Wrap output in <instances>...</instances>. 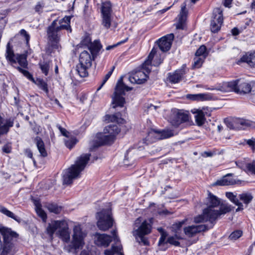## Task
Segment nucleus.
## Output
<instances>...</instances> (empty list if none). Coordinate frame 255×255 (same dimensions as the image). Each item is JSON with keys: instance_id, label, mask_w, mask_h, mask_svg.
Listing matches in <instances>:
<instances>
[{"instance_id": "nucleus-50", "label": "nucleus", "mask_w": 255, "mask_h": 255, "mask_svg": "<svg viewBox=\"0 0 255 255\" xmlns=\"http://www.w3.org/2000/svg\"><path fill=\"white\" fill-rule=\"evenodd\" d=\"M154 53H152V51H151L148 56L147 60L143 64V69H144L148 73L150 72V69L147 67V65H149L151 64V61L154 57Z\"/></svg>"}, {"instance_id": "nucleus-62", "label": "nucleus", "mask_w": 255, "mask_h": 255, "mask_svg": "<svg viewBox=\"0 0 255 255\" xmlns=\"http://www.w3.org/2000/svg\"><path fill=\"white\" fill-rule=\"evenodd\" d=\"M77 139L75 138L70 139L65 141V145L69 149H71L77 143Z\"/></svg>"}, {"instance_id": "nucleus-8", "label": "nucleus", "mask_w": 255, "mask_h": 255, "mask_svg": "<svg viewBox=\"0 0 255 255\" xmlns=\"http://www.w3.org/2000/svg\"><path fill=\"white\" fill-rule=\"evenodd\" d=\"M96 139L92 142L90 147V151H93L95 150L99 147L104 145L112 144L115 139L113 138V135H110L109 134L103 132H99L97 133L96 135Z\"/></svg>"}, {"instance_id": "nucleus-29", "label": "nucleus", "mask_w": 255, "mask_h": 255, "mask_svg": "<svg viewBox=\"0 0 255 255\" xmlns=\"http://www.w3.org/2000/svg\"><path fill=\"white\" fill-rule=\"evenodd\" d=\"M101 11L102 15H112V4L110 1L103 2L101 4Z\"/></svg>"}, {"instance_id": "nucleus-30", "label": "nucleus", "mask_w": 255, "mask_h": 255, "mask_svg": "<svg viewBox=\"0 0 255 255\" xmlns=\"http://www.w3.org/2000/svg\"><path fill=\"white\" fill-rule=\"evenodd\" d=\"M91 67H89V66L86 65H81L80 63H78L76 67V71L77 74L79 75V76L81 78L87 77L89 74L88 72V70Z\"/></svg>"}, {"instance_id": "nucleus-36", "label": "nucleus", "mask_w": 255, "mask_h": 255, "mask_svg": "<svg viewBox=\"0 0 255 255\" xmlns=\"http://www.w3.org/2000/svg\"><path fill=\"white\" fill-rule=\"evenodd\" d=\"M252 88L250 84L246 82H242L241 80H240V82L238 84L237 93L247 94L250 92Z\"/></svg>"}, {"instance_id": "nucleus-27", "label": "nucleus", "mask_w": 255, "mask_h": 255, "mask_svg": "<svg viewBox=\"0 0 255 255\" xmlns=\"http://www.w3.org/2000/svg\"><path fill=\"white\" fill-rule=\"evenodd\" d=\"M61 223L62 221L57 220L49 224L46 228L47 234L50 237H52L55 232L60 228Z\"/></svg>"}, {"instance_id": "nucleus-42", "label": "nucleus", "mask_w": 255, "mask_h": 255, "mask_svg": "<svg viewBox=\"0 0 255 255\" xmlns=\"http://www.w3.org/2000/svg\"><path fill=\"white\" fill-rule=\"evenodd\" d=\"M35 210L37 215L42 219L43 222H46L47 215L45 211L41 208V204L38 202L35 203Z\"/></svg>"}, {"instance_id": "nucleus-49", "label": "nucleus", "mask_w": 255, "mask_h": 255, "mask_svg": "<svg viewBox=\"0 0 255 255\" xmlns=\"http://www.w3.org/2000/svg\"><path fill=\"white\" fill-rule=\"evenodd\" d=\"M102 25L106 29L110 27L112 21V15H102Z\"/></svg>"}, {"instance_id": "nucleus-48", "label": "nucleus", "mask_w": 255, "mask_h": 255, "mask_svg": "<svg viewBox=\"0 0 255 255\" xmlns=\"http://www.w3.org/2000/svg\"><path fill=\"white\" fill-rule=\"evenodd\" d=\"M184 232L186 236L189 237H192L197 234L195 225L185 227L184 228Z\"/></svg>"}, {"instance_id": "nucleus-13", "label": "nucleus", "mask_w": 255, "mask_h": 255, "mask_svg": "<svg viewBox=\"0 0 255 255\" xmlns=\"http://www.w3.org/2000/svg\"><path fill=\"white\" fill-rule=\"evenodd\" d=\"M174 37V34L171 33L163 36L157 41L159 49L163 52L168 51L171 46L172 41Z\"/></svg>"}, {"instance_id": "nucleus-47", "label": "nucleus", "mask_w": 255, "mask_h": 255, "mask_svg": "<svg viewBox=\"0 0 255 255\" xmlns=\"http://www.w3.org/2000/svg\"><path fill=\"white\" fill-rule=\"evenodd\" d=\"M227 126L230 128V129H239L241 128V127H239L237 126V124H240L241 126H243L244 125V122L242 120H238L237 121H225Z\"/></svg>"}, {"instance_id": "nucleus-9", "label": "nucleus", "mask_w": 255, "mask_h": 255, "mask_svg": "<svg viewBox=\"0 0 255 255\" xmlns=\"http://www.w3.org/2000/svg\"><path fill=\"white\" fill-rule=\"evenodd\" d=\"M140 219H137L134 223L133 235L136 238L137 237H142L150 233L152 229L151 225L147 221H144L141 224Z\"/></svg>"}, {"instance_id": "nucleus-53", "label": "nucleus", "mask_w": 255, "mask_h": 255, "mask_svg": "<svg viewBox=\"0 0 255 255\" xmlns=\"http://www.w3.org/2000/svg\"><path fill=\"white\" fill-rule=\"evenodd\" d=\"M120 114H118L117 115H107L105 116V120L108 121L109 122H119V120H123L122 119H120L119 117Z\"/></svg>"}, {"instance_id": "nucleus-10", "label": "nucleus", "mask_w": 255, "mask_h": 255, "mask_svg": "<svg viewBox=\"0 0 255 255\" xmlns=\"http://www.w3.org/2000/svg\"><path fill=\"white\" fill-rule=\"evenodd\" d=\"M189 117L187 113L181 110H175L170 118V123L172 126L177 128L180 124L189 121Z\"/></svg>"}, {"instance_id": "nucleus-12", "label": "nucleus", "mask_w": 255, "mask_h": 255, "mask_svg": "<svg viewBox=\"0 0 255 255\" xmlns=\"http://www.w3.org/2000/svg\"><path fill=\"white\" fill-rule=\"evenodd\" d=\"M187 69L185 65H183L181 68L177 69L174 72L168 74V80L172 84L180 82L187 73Z\"/></svg>"}, {"instance_id": "nucleus-45", "label": "nucleus", "mask_w": 255, "mask_h": 255, "mask_svg": "<svg viewBox=\"0 0 255 255\" xmlns=\"http://www.w3.org/2000/svg\"><path fill=\"white\" fill-rule=\"evenodd\" d=\"M38 65L42 73L45 76H47L50 68L49 61H44L43 62H40Z\"/></svg>"}, {"instance_id": "nucleus-20", "label": "nucleus", "mask_w": 255, "mask_h": 255, "mask_svg": "<svg viewBox=\"0 0 255 255\" xmlns=\"http://www.w3.org/2000/svg\"><path fill=\"white\" fill-rule=\"evenodd\" d=\"M235 183V180L232 177V174H228L224 176L220 180L215 182L213 185L216 186H228L233 185Z\"/></svg>"}, {"instance_id": "nucleus-21", "label": "nucleus", "mask_w": 255, "mask_h": 255, "mask_svg": "<svg viewBox=\"0 0 255 255\" xmlns=\"http://www.w3.org/2000/svg\"><path fill=\"white\" fill-rule=\"evenodd\" d=\"M191 112L195 115V122L198 126H203L205 122V116L201 112L200 109H194Z\"/></svg>"}, {"instance_id": "nucleus-33", "label": "nucleus", "mask_w": 255, "mask_h": 255, "mask_svg": "<svg viewBox=\"0 0 255 255\" xmlns=\"http://www.w3.org/2000/svg\"><path fill=\"white\" fill-rule=\"evenodd\" d=\"M6 59L9 61L11 64H16V61L15 58V55L12 47L10 46V43L8 42L6 45V50L5 54Z\"/></svg>"}, {"instance_id": "nucleus-40", "label": "nucleus", "mask_w": 255, "mask_h": 255, "mask_svg": "<svg viewBox=\"0 0 255 255\" xmlns=\"http://www.w3.org/2000/svg\"><path fill=\"white\" fill-rule=\"evenodd\" d=\"M208 221L209 222V225H195L197 234L201 232H206L210 229L213 228L215 224V222H211V221Z\"/></svg>"}, {"instance_id": "nucleus-1", "label": "nucleus", "mask_w": 255, "mask_h": 255, "mask_svg": "<svg viewBox=\"0 0 255 255\" xmlns=\"http://www.w3.org/2000/svg\"><path fill=\"white\" fill-rule=\"evenodd\" d=\"M71 19V16H65L59 21L55 19L47 27L46 30L47 39L53 49L58 50L60 47L59 41L61 35V30H69L71 32L72 29L70 25Z\"/></svg>"}, {"instance_id": "nucleus-64", "label": "nucleus", "mask_w": 255, "mask_h": 255, "mask_svg": "<svg viewBox=\"0 0 255 255\" xmlns=\"http://www.w3.org/2000/svg\"><path fill=\"white\" fill-rule=\"evenodd\" d=\"M246 167L250 172L255 174V161L248 163L246 165Z\"/></svg>"}, {"instance_id": "nucleus-2", "label": "nucleus", "mask_w": 255, "mask_h": 255, "mask_svg": "<svg viewBox=\"0 0 255 255\" xmlns=\"http://www.w3.org/2000/svg\"><path fill=\"white\" fill-rule=\"evenodd\" d=\"M0 232L3 237L2 252L0 255H14L18 251V234L10 228L2 227Z\"/></svg>"}, {"instance_id": "nucleus-56", "label": "nucleus", "mask_w": 255, "mask_h": 255, "mask_svg": "<svg viewBox=\"0 0 255 255\" xmlns=\"http://www.w3.org/2000/svg\"><path fill=\"white\" fill-rule=\"evenodd\" d=\"M186 220H183L181 221L175 223L172 225L173 231L181 232L182 226L185 224Z\"/></svg>"}, {"instance_id": "nucleus-41", "label": "nucleus", "mask_w": 255, "mask_h": 255, "mask_svg": "<svg viewBox=\"0 0 255 255\" xmlns=\"http://www.w3.org/2000/svg\"><path fill=\"white\" fill-rule=\"evenodd\" d=\"M167 236V233L165 231H162L158 243V245L162 251H165L167 249V247H165V245L167 244V240L166 241Z\"/></svg>"}, {"instance_id": "nucleus-35", "label": "nucleus", "mask_w": 255, "mask_h": 255, "mask_svg": "<svg viewBox=\"0 0 255 255\" xmlns=\"http://www.w3.org/2000/svg\"><path fill=\"white\" fill-rule=\"evenodd\" d=\"M33 83L37 86L39 89L42 90L47 96L48 95L49 91L48 84L46 81L43 79L37 78L36 80H35V82Z\"/></svg>"}, {"instance_id": "nucleus-11", "label": "nucleus", "mask_w": 255, "mask_h": 255, "mask_svg": "<svg viewBox=\"0 0 255 255\" xmlns=\"http://www.w3.org/2000/svg\"><path fill=\"white\" fill-rule=\"evenodd\" d=\"M223 22V12L219 8L215 9L211 21L210 28L212 32H217L221 28Z\"/></svg>"}, {"instance_id": "nucleus-63", "label": "nucleus", "mask_w": 255, "mask_h": 255, "mask_svg": "<svg viewBox=\"0 0 255 255\" xmlns=\"http://www.w3.org/2000/svg\"><path fill=\"white\" fill-rule=\"evenodd\" d=\"M207 48L205 45L201 46L196 51L195 53L196 56H203L206 51Z\"/></svg>"}, {"instance_id": "nucleus-60", "label": "nucleus", "mask_w": 255, "mask_h": 255, "mask_svg": "<svg viewBox=\"0 0 255 255\" xmlns=\"http://www.w3.org/2000/svg\"><path fill=\"white\" fill-rule=\"evenodd\" d=\"M167 243L170 244L171 245H173L175 247H180V243L179 241H177L176 239H175V237L170 236L167 238Z\"/></svg>"}, {"instance_id": "nucleus-23", "label": "nucleus", "mask_w": 255, "mask_h": 255, "mask_svg": "<svg viewBox=\"0 0 255 255\" xmlns=\"http://www.w3.org/2000/svg\"><path fill=\"white\" fill-rule=\"evenodd\" d=\"M103 130L105 133L113 135V138L115 139L116 135L120 132L121 128L118 125L111 124L106 127Z\"/></svg>"}, {"instance_id": "nucleus-32", "label": "nucleus", "mask_w": 255, "mask_h": 255, "mask_svg": "<svg viewBox=\"0 0 255 255\" xmlns=\"http://www.w3.org/2000/svg\"><path fill=\"white\" fill-rule=\"evenodd\" d=\"M44 207L46 208L50 212L54 213L55 214H59L62 209V207L58 206L56 203H46Z\"/></svg>"}, {"instance_id": "nucleus-57", "label": "nucleus", "mask_w": 255, "mask_h": 255, "mask_svg": "<svg viewBox=\"0 0 255 255\" xmlns=\"http://www.w3.org/2000/svg\"><path fill=\"white\" fill-rule=\"evenodd\" d=\"M226 196L233 203L236 204L239 201L237 198V196L234 195L233 193L228 192L226 193Z\"/></svg>"}, {"instance_id": "nucleus-6", "label": "nucleus", "mask_w": 255, "mask_h": 255, "mask_svg": "<svg viewBox=\"0 0 255 255\" xmlns=\"http://www.w3.org/2000/svg\"><path fill=\"white\" fill-rule=\"evenodd\" d=\"M73 240L70 245L65 247V250L68 253L72 252L73 250L79 249L84 245L83 233L80 227H76L73 230Z\"/></svg>"}, {"instance_id": "nucleus-44", "label": "nucleus", "mask_w": 255, "mask_h": 255, "mask_svg": "<svg viewBox=\"0 0 255 255\" xmlns=\"http://www.w3.org/2000/svg\"><path fill=\"white\" fill-rule=\"evenodd\" d=\"M240 199L242 201L244 204L248 205L251 202L253 199V196L251 193L245 192L239 195Z\"/></svg>"}, {"instance_id": "nucleus-19", "label": "nucleus", "mask_w": 255, "mask_h": 255, "mask_svg": "<svg viewBox=\"0 0 255 255\" xmlns=\"http://www.w3.org/2000/svg\"><path fill=\"white\" fill-rule=\"evenodd\" d=\"M68 225L64 220H62L58 233L59 237L65 242H68L70 240V234L68 231Z\"/></svg>"}, {"instance_id": "nucleus-43", "label": "nucleus", "mask_w": 255, "mask_h": 255, "mask_svg": "<svg viewBox=\"0 0 255 255\" xmlns=\"http://www.w3.org/2000/svg\"><path fill=\"white\" fill-rule=\"evenodd\" d=\"M131 90L132 88L126 85L125 84L117 85L114 93L123 95L125 94V91H129Z\"/></svg>"}, {"instance_id": "nucleus-14", "label": "nucleus", "mask_w": 255, "mask_h": 255, "mask_svg": "<svg viewBox=\"0 0 255 255\" xmlns=\"http://www.w3.org/2000/svg\"><path fill=\"white\" fill-rule=\"evenodd\" d=\"M186 4L185 2L182 4L181 9L178 15V21L175 24L176 28L177 29L183 30L186 25L188 11L186 10Z\"/></svg>"}, {"instance_id": "nucleus-37", "label": "nucleus", "mask_w": 255, "mask_h": 255, "mask_svg": "<svg viewBox=\"0 0 255 255\" xmlns=\"http://www.w3.org/2000/svg\"><path fill=\"white\" fill-rule=\"evenodd\" d=\"M240 80H236L231 82H227L224 84V86L227 88V91H234L237 93L238 89V84Z\"/></svg>"}, {"instance_id": "nucleus-17", "label": "nucleus", "mask_w": 255, "mask_h": 255, "mask_svg": "<svg viewBox=\"0 0 255 255\" xmlns=\"http://www.w3.org/2000/svg\"><path fill=\"white\" fill-rule=\"evenodd\" d=\"M147 78L148 76L144 72L139 71L129 76L128 79L132 84H141L144 83Z\"/></svg>"}, {"instance_id": "nucleus-18", "label": "nucleus", "mask_w": 255, "mask_h": 255, "mask_svg": "<svg viewBox=\"0 0 255 255\" xmlns=\"http://www.w3.org/2000/svg\"><path fill=\"white\" fill-rule=\"evenodd\" d=\"M220 200L219 198L213 194L209 191H208V196L206 198L205 204L211 210H214V207H218L220 205Z\"/></svg>"}, {"instance_id": "nucleus-54", "label": "nucleus", "mask_w": 255, "mask_h": 255, "mask_svg": "<svg viewBox=\"0 0 255 255\" xmlns=\"http://www.w3.org/2000/svg\"><path fill=\"white\" fill-rule=\"evenodd\" d=\"M204 61V58L200 57V56H196L194 59V63L193 64V67L194 68H200Z\"/></svg>"}, {"instance_id": "nucleus-46", "label": "nucleus", "mask_w": 255, "mask_h": 255, "mask_svg": "<svg viewBox=\"0 0 255 255\" xmlns=\"http://www.w3.org/2000/svg\"><path fill=\"white\" fill-rule=\"evenodd\" d=\"M16 62H17L19 65L23 68H27V62L26 60V55L24 54L18 55L15 59Z\"/></svg>"}, {"instance_id": "nucleus-3", "label": "nucleus", "mask_w": 255, "mask_h": 255, "mask_svg": "<svg viewBox=\"0 0 255 255\" xmlns=\"http://www.w3.org/2000/svg\"><path fill=\"white\" fill-rule=\"evenodd\" d=\"M90 154L81 155L76 160L75 164L65 170L63 173V184H70L73 180L77 178L83 171L90 159Z\"/></svg>"}, {"instance_id": "nucleus-25", "label": "nucleus", "mask_w": 255, "mask_h": 255, "mask_svg": "<svg viewBox=\"0 0 255 255\" xmlns=\"http://www.w3.org/2000/svg\"><path fill=\"white\" fill-rule=\"evenodd\" d=\"M241 62L247 63L251 67H255V52L244 55L238 61V63Z\"/></svg>"}, {"instance_id": "nucleus-4", "label": "nucleus", "mask_w": 255, "mask_h": 255, "mask_svg": "<svg viewBox=\"0 0 255 255\" xmlns=\"http://www.w3.org/2000/svg\"><path fill=\"white\" fill-rule=\"evenodd\" d=\"M232 209L231 205L228 204H222L219 210L206 208L203 210L202 214L194 217V222L195 223H203L207 221L215 222L219 216L231 212Z\"/></svg>"}, {"instance_id": "nucleus-51", "label": "nucleus", "mask_w": 255, "mask_h": 255, "mask_svg": "<svg viewBox=\"0 0 255 255\" xmlns=\"http://www.w3.org/2000/svg\"><path fill=\"white\" fill-rule=\"evenodd\" d=\"M45 6V2L43 0L38 1L34 6V10L38 14H41L43 12V8Z\"/></svg>"}, {"instance_id": "nucleus-58", "label": "nucleus", "mask_w": 255, "mask_h": 255, "mask_svg": "<svg viewBox=\"0 0 255 255\" xmlns=\"http://www.w3.org/2000/svg\"><path fill=\"white\" fill-rule=\"evenodd\" d=\"M115 68V66H113L112 67V68L110 70V71H109L108 72V73L105 75V76L104 77V78L103 79L102 83L101 86L99 88L98 90L100 89L106 83V82L108 80V79L110 78V77L112 75V73H113Z\"/></svg>"}, {"instance_id": "nucleus-61", "label": "nucleus", "mask_w": 255, "mask_h": 255, "mask_svg": "<svg viewBox=\"0 0 255 255\" xmlns=\"http://www.w3.org/2000/svg\"><path fill=\"white\" fill-rule=\"evenodd\" d=\"M19 34L24 38L26 45L29 46V41L30 40V35L24 29H22L20 30Z\"/></svg>"}, {"instance_id": "nucleus-31", "label": "nucleus", "mask_w": 255, "mask_h": 255, "mask_svg": "<svg viewBox=\"0 0 255 255\" xmlns=\"http://www.w3.org/2000/svg\"><path fill=\"white\" fill-rule=\"evenodd\" d=\"M135 158V157L133 156V152L132 150L129 149L125 155L124 164L127 166L132 165L134 163Z\"/></svg>"}, {"instance_id": "nucleus-38", "label": "nucleus", "mask_w": 255, "mask_h": 255, "mask_svg": "<svg viewBox=\"0 0 255 255\" xmlns=\"http://www.w3.org/2000/svg\"><path fill=\"white\" fill-rule=\"evenodd\" d=\"M122 250V246H115L113 245L110 250H106L104 252L105 255H114L116 254H119V255H124L123 253L121 252Z\"/></svg>"}, {"instance_id": "nucleus-15", "label": "nucleus", "mask_w": 255, "mask_h": 255, "mask_svg": "<svg viewBox=\"0 0 255 255\" xmlns=\"http://www.w3.org/2000/svg\"><path fill=\"white\" fill-rule=\"evenodd\" d=\"M179 130L178 129H167L161 130L153 129L152 132L158 134L159 136L158 139H162L177 135L179 133Z\"/></svg>"}, {"instance_id": "nucleus-28", "label": "nucleus", "mask_w": 255, "mask_h": 255, "mask_svg": "<svg viewBox=\"0 0 255 255\" xmlns=\"http://www.w3.org/2000/svg\"><path fill=\"white\" fill-rule=\"evenodd\" d=\"M125 103V99L122 95L114 93V96L113 97L112 104L113 108H116L117 107H123Z\"/></svg>"}, {"instance_id": "nucleus-22", "label": "nucleus", "mask_w": 255, "mask_h": 255, "mask_svg": "<svg viewBox=\"0 0 255 255\" xmlns=\"http://www.w3.org/2000/svg\"><path fill=\"white\" fill-rule=\"evenodd\" d=\"M92 58L90 54L86 50L82 52L79 56V63L81 65H86L91 67L92 66Z\"/></svg>"}, {"instance_id": "nucleus-16", "label": "nucleus", "mask_w": 255, "mask_h": 255, "mask_svg": "<svg viewBox=\"0 0 255 255\" xmlns=\"http://www.w3.org/2000/svg\"><path fill=\"white\" fill-rule=\"evenodd\" d=\"M13 120L11 119L5 120L0 115V136L7 134L9 128L13 126Z\"/></svg>"}, {"instance_id": "nucleus-34", "label": "nucleus", "mask_w": 255, "mask_h": 255, "mask_svg": "<svg viewBox=\"0 0 255 255\" xmlns=\"http://www.w3.org/2000/svg\"><path fill=\"white\" fill-rule=\"evenodd\" d=\"M187 97L193 101H206L212 99V96L208 94L188 95Z\"/></svg>"}, {"instance_id": "nucleus-7", "label": "nucleus", "mask_w": 255, "mask_h": 255, "mask_svg": "<svg viewBox=\"0 0 255 255\" xmlns=\"http://www.w3.org/2000/svg\"><path fill=\"white\" fill-rule=\"evenodd\" d=\"M112 234L113 237L105 234H96V239L95 241V244L98 246L107 247L112 242L113 238L114 241L116 244H117V246H120V244H119L120 241L119 237L117 235V231L114 230L112 232ZM121 246H122L121 245Z\"/></svg>"}, {"instance_id": "nucleus-39", "label": "nucleus", "mask_w": 255, "mask_h": 255, "mask_svg": "<svg viewBox=\"0 0 255 255\" xmlns=\"http://www.w3.org/2000/svg\"><path fill=\"white\" fill-rule=\"evenodd\" d=\"M0 212L6 216L13 219L18 223H20L21 221V219L19 217L15 216L12 212L9 211L5 207L1 205H0Z\"/></svg>"}, {"instance_id": "nucleus-26", "label": "nucleus", "mask_w": 255, "mask_h": 255, "mask_svg": "<svg viewBox=\"0 0 255 255\" xmlns=\"http://www.w3.org/2000/svg\"><path fill=\"white\" fill-rule=\"evenodd\" d=\"M34 142L36 145L41 156L44 157H46L47 156V152L45 149L44 143L41 138L38 136L35 137L34 138Z\"/></svg>"}, {"instance_id": "nucleus-52", "label": "nucleus", "mask_w": 255, "mask_h": 255, "mask_svg": "<svg viewBox=\"0 0 255 255\" xmlns=\"http://www.w3.org/2000/svg\"><path fill=\"white\" fill-rule=\"evenodd\" d=\"M17 69L20 72L22 73L23 75L25 77H26L28 80L32 81L33 83L35 82V80H34V78L33 77L31 73H30L28 71H27L26 70H24L19 67H17Z\"/></svg>"}, {"instance_id": "nucleus-24", "label": "nucleus", "mask_w": 255, "mask_h": 255, "mask_svg": "<svg viewBox=\"0 0 255 255\" xmlns=\"http://www.w3.org/2000/svg\"><path fill=\"white\" fill-rule=\"evenodd\" d=\"M102 47V46L98 40H95L93 43L90 44L88 48L93 60L98 55Z\"/></svg>"}, {"instance_id": "nucleus-55", "label": "nucleus", "mask_w": 255, "mask_h": 255, "mask_svg": "<svg viewBox=\"0 0 255 255\" xmlns=\"http://www.w3.org/2000/svg\"><path fill=\"white\" fill-rule=\"evenodd\" d=\"M243 234L241 230H236L232 232L229 236V238L231 240H236L240 238Z\"/></svg>"}, {"instance_id": "nucleus-5", "label": "nucleus", "mask_w": 255, "mask_h": 255, "mask_svg": "<svg viewBox=\"0 0 255 255\" xmlns=\"http://www.w3.org/2000/svg\"><path fill=\"white\" fill-rule=\"evenodd\" d=\"M96 218L97 226L101 231H107L113 225L114 220L111 211L109 209H103L97 213Z\"/></svg>"}, {"instance_id": "nucleus-59", "label": "nucleus", "mask_w": 255, "mask_h": 255, "mask_svg": "<svg viewBox=\"0 0 255 255\" xmlns=\"http://www.w3.org/2000/svg\"><path fill=\"white\" fill-rule=\"evenodd\" d=\"M81 42L82 45L87 46L88 47L89 46L91 43H92L90 35L87 34L84 36Z\"/></svg>"}]
</instances>
